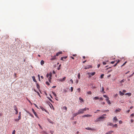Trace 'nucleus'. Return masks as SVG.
Here are the masks:
<instances>
[{
	"mask_svg": "<svg viewBox=\"0 0 134 134\" xmlns=\"http://www.w3.org/2000/svg\"><path fill=\"white\" fill-rule=\"evenodd\" d=\"M85 109H81L79 110L78 111L79 114L83 113H84V111H85Z\"/></svg>",
	"mask_w": 134,
	"mask_h": 134,
	"instance_id": "obj_1",
	"label": "nucleus"
},
{
	"mask_svg": "<svg viewBox=\"0 0 134 134\" xmlns=\"http://www.w3.org/2000/svg\"><path fill=\"white\" fill-rule=\"evenodd\" d=\"M105 118L103 116H101L97 119L96 120V122L100 121V120L103 119Z\"/></svg>",
	"mask_w": 134,
	"mask_h": 134,
	"instance_id": "obj_2",
	"label": "nucleus"
},
{
	"mask_svg": "<svg viewBox=\"0 0 134 134\" xmlns=\"http://www.w3.org/2000/svg\"><path fill=\"white\" fill-rule=\"evenodd\" d=\"M66 79V77H64L63 79H58V81H59L61 82H63L65 81Z\"/></svg>",
	"mask_w": 134,
	"mask_h": 134,
	"instance_id": "obj_3",
	"label": "nucleus"
},
{
	"mask_svg": "<svg viewBox=\"0 0 134 134\" xmlns=\"http://www.w3.org/2000/svg\"><path fill=\"white\" fill-rule=\"evenodd\" d=\"M113 122H116L118 121V119H117L116 117V116H115L113 119Z\"/></svg>",
	"mask_w": 134,
	"mask_h": 134,
	"instance_id": "obj_4",
	"label": "nucleus"
},
{
	"mask_svg": "<svg viewBox=\"0 0 134 134\" xmlns=\"http://www.w3.org/2000/svg\"><path fill=\"white\" fill-rule=\"evenodd\" d=\"M106 101H107V103L109 104H111V103H110V100L109 99V97H108L107 98L105 99Z\"/></svg>",
	"mask_w": 134,
	"mask_h": 134,
	"instance_id": "obj_5",
	"label": "nucleus"
},
{
	"mask_svg": "<svg viewBox=\"0 0 134 134\" xmlns=\"http://www.w3.org/2000/svg\"><path fill=\"white\" fill-rule=\"evenodd\" d=\"M92 115H91L89 114H87V115H85L82 116V117H89L92 116Z\"/></svg>",
	"mask_w": 134,
	"mask_h": 134,
	"instance_id": "obj_6",
	"label": "nucleus"
},
{
	"mask_svg": "<svg viewBox=\"0 0 134 134\" xmlns=\"http://www.w3.org/2000/svg\"><path fill=\"white\" fill-rule=\"evenodd\" d=\"M92 67L91 65H89L85 66V69H89L90 68H92Z\"/></svg>",
	"mask_w": 134,
	"mask_h": 134,
	"instance_id": "obj_7",
	"label": "nucleus"
},
{
	"mask_svg": "<svg viewBox=\"0 0 134 134\" xmlns=\"http://www.w3.org/2000/svg\"><path fill=\"white\" fill-rule=\"evenodd\" d=\"M85 129L86 130H91L92 131H93L94 130V128H91L89 127L86 128Z\"/></svg>",
	"mask_w": 134,
	"mask_h": 134,
	"instance_id": "obj_8",
	"label": "nucleus"
},
{
	"mask_svg": "<svg viewBox=\"0 0 134 134\" xmlns=\"http://www.w3.org/2000/svg\"><path fill=\"white\" fill-rule=\"evenodd\" d=\"M62 51H60L57 52L56 54V56H59L60 54H62Z\"/></svg>",
	"mask_w": 134,
	"mask_h": 134,
	"instance_id": "obj_9",
	"label": "nucleus"
},
{
	"mask_svg": "<svg viewBox=\"0 0 134 134\" xmlns=\"http://www.w3.org/2000/svg\"><path fill=\"white\" fill-rule=\"evenodd\" d=\"M51 57H52V58L51 59V60H55L56 59V56L55 55L53 56H52Z\"/></svg>",
	"mask_w": 134,
	"mask_h": 134,
	"instance_id": "obj_10",
	"label": "nucleus"
},
{
	"mask_svg": "<svg viewBox=\"0 0 134 134\" xmlns=\"http://www.w3.org/2000/svg\"><path fill=\"white\" fill-rule=\"evenodd\" d=\"M32 111L33 113H34V115H35L36 116V117H37V114L36 113V112H35V110H34V109H32Z\"/></svg>",
	"mask_w": 134,
	"mask_h": 134,
	"instance_id": "obj_11",
	"label": "nucleus"
},
{
	"mask_svg": "<svg viewBox=\"0 0 134 134\" xmlns=\"http://www.w3.org/2000/svg\"><path fill=\"white\" fill-rule=\"evenodd\" d=\"M78 112L76 113H74L73 114V117H74L79 114Z\"/></svg>",
	"mask_w": 134,
	"mask_h": 134,
	"instance_id": "obj_12",
	"label": "nucleus"
},
{
	"mask_svg": "<svg viewBox=\"0 0 134 134\" xmlns=\"http://www.w3.org/2000/svg\"><path fill=\"white\" fill-rule=\"evenodd\" d=\"M126 95H127L129 96H130L131 95V93H127L125 94Z\"/></svg>",
	"mask_w": 134,
	"mask_h": 134,
	"instance_id": "obj_13",
	"label": "nucleus"
},
{
	"mask_svg": "<svg viewBox=\"0 0 134 134\" xmlns=\"http://www.w3.org/2000/svg\"><path fill=\"white\" fill-rule=\"evenodd\" d=\"M119 93L120 94L121 96H123L124 94V93L123 92H122L121 91H119Z\"/></svg>",
	"mask_w": 134,
	"mask_h": 134,
	"instance_id": "obj_14",
	"label": "nucleus"
},
{
	"mask_svg": "<svg viewBox=\"0 0 134 134\" xmlns=\"http://www.w3.org/2000/svg\"><path fill=\"white\" fill-rule=\"evenodd\" d=\"M113 124L109 122L107 124V126H113Z\"/></svg>",
	"mask_w": 134,
	"mask_h": 134,
	"instance_id": "obj_15",
	"label": "nucleus"
},
{
	"mask_svg": "<svg viewBox=\"0 0 134 134\" xmlns=\"http://www.w3.org/2000/svg\"><path fill=\"white\" fill-rule=\"evenodd\" d=\"M113 132V131H110L107 133L106 134H111Z\"/></svg>",
	"mask_w": 134,
	"mask_h": 134,
	"instance_id": "obj_16",
	"label": "nucleus"
},
{
	"mask_svg": "<svg viewBox=\"0 0 134 134\" xmlns=\"http://www.w3.org/2000/svg\"><path fill=\"white\" fill-rule=\"evenodd\" d=\"M101 92L103 93H105V92L104 91V89L103 87H102V90L101 91Z\"/></svg>",
	"mask_w": 134,
	"mask_h": 134,
	"instance_id": "obj_17",
	"label": "nucleus"
},
{
	"mask_svg": "<svg viewBox=\"0 0 134 134\" xmlns=\"http://www.w3.org/2000/svg\"><path fill=\"white\" fill-rule=\"evenodd\" d=\"M93 99L97 100L99 99V98L98 97H95L93 98Z\"/></svg>",
	"mask_w": 134,
	"mask_h": 134,
	"instance_id": "obj_18",
	"label": "nucleus"
},
{
	"mask_svg": "<svg viewBox=\"0 0 134 134\" xmlns=\"http://www.w3.org/2000/svg\"><path fill=\"white\" fill-rule=\"evenodd\" d=\"M32 78L33 79V81L34 82H36V80L35 79V76H32Z\"/></svg>",
	"mask_w": 134,
	"mask_h": 134,
	"instance_id": "obj_19",
	"label": "nucleus"
},
{
	"mask_svg": "<svg viewBox=\"0 0 134 134\" xmlns=\"http://www.w3.org/2000/svg\"><path fill=\"white\" fill-rule=\"evenodd\" d=\"M44 62L43 60H42L41 62V64L42 65H43L44 64Z\"/></svg>",
	"mask_w": 134,
	"mask_h": 134,
	"instance_id": "obj_20",
	"label": "nucleus"
},
{
	"mask_svg": "<svg viewBox=\"0 0 134 134\" xmlns=\"http://www.w3.org/2000/svg\"><path fill=\"white\" fill-rule=\"evenodd\" d=\"M120 109L119 108H118V109H116L115 111L116 112H119L120 111Z\"/></svg>",
	"mask_w": 134,
	"mask_h": 134,
	"instance_id": "obj_21",
	"label": "nucleus"
},
{
	"mask_svg": "<svg viewBox=\"0 0 134 134\" xmlns=\"http://www.w3.org/2000/svg\"><path fill=\"white\" fill-rule=\"evenodd\" d=\"M108 62V61H106L105 62H103V65H105L107 63V62Z\"/></svg>",
	"mask_w": 134,
	"mask_h": 134,
	"instance_id": "obj_22",
	"label": "nucleus"
},
{
	"mask_svg": "<svg viewBox=\"0 0 134 134\" xmlns=\"http://www.w3.org/2000/svg\"><path fill=\"white\" fill-rule=\"evenodd\" d=\"M52 93L54 95L55 97L57 98V95L55 93L53 92H52Z\"/></svg>",
	"mask_w": 134,
	"mask_h": 134,
	"instance_id": "obj_23",
	"label": "nucleus"
},
{
	"mask_svg": "<svg viewBox=\"0 0 134 134\" xmlns=\"http://www.w3.org/2000/svg\"><path fill=\"white\" fill-rule=\"evenodd\" d=\"M14 110H17V108L15 105H14Z\"/></svg>",
	"mask_w": 134,
	"mask_h": 134,
	"instance_id": "obj_24",
	"label": "nucleus"
},
{
	"mask_svg": "<svg viewBox=\"0 0 134 134\" xmlns=\"http://www.w3.org/2000/svg\"><path fill=\"white\" fill-rule=\"evenodd\" d=\"M113 127H118V125L117 124H115L114 125H113Z\"/></svg>",
	"mask_w": 134,
	"mask_h": 134,
	"instance_id": "obj_25",
	"label": "nucleus"
},
{
	"mask_svg": "<svg viewBox=\"0 0 134 134\" xmlns=\"http://www.w3.org/2000/svg\"><path fill=\"white\" fill-rule=\"evenodd\" d=\"M87 93L88 94H92V92L91 91L88 92Z\"/></svg>",
	"mask_w": 134,
	"mask_h": 134,
	"instance_id": "obj_26",
	"label": "nucleus"
},
{
	"mask_svg": "<svg viewBox=\"0 0 134 134\" xmlns=\"http://www.w3.org/2000/svg\"><path fill=\"white\" fill-rule=\"evenodd\" d=\"M79 99L80 100H81V101L82 102H83V101H84L83 99L81 97L79 98Z\"/></svg>",
	"mask_w": 134,
	"mask_h": 134,
	"instance_id": "obj_27",
	"label": "nucleus"
},
{
	"mask_svg": "<svg viewBox=\"0 0 134 134\" xmlns=\"http://www.w3.org/2000/svg\"><path fill=\"white\" fill-rule=\"evenodd\" d=\"M27 113H29V114H30V115L31 116H32V117L33 118H34V116H33V115H32L31 113H29V112H28Z\"/></svg>",
	"mask_w": 134,
	"mask_h": 134,
	"instance_id": "obj_28",
	"label": "nucleus"
},
{
	"mask_svg": "<svg viewBox=\"0 0 134 134\" xmlns=\"http://www.w3.org/2000/svg\"><path fill=\"white\" fill-rule=\"evenodd\" d=\"M77 91H78L79 93H80L81 91V89L80 88H78L77 90Z\"/></svg>",
	"mask_w": 134,
	"mask_h": 134,
	"instance_id": "obj_29",
	"label": "nucleus"
},
{
	"mask_svg": "<svg viewBox=\"0 0 134 134\" xmlns=\"http://www.w3.org/2000/svg\"><path fill=\"white\" fill-rule=\"evenodd\" d=\"M95 72H94L91 73V74L92 75V76H93L95 75Z\"/></svg>",
	"mask_w": 134,
	"mask_h": 134,
	"instance_id": "obj_30",
	"label": "nucleus"
},
{
	"mask_svg": "<svg viewBox=\"0 0 134 134\" xmlns=\"http://www.w3.org/2000/svg\"><path fill=\"white\" fill-rule=\"evenodd\" d=\"M37 87L38 89H39L40 88L39 85L37 83Z\"/></svg>",
	"mask_w": 134,
	"mask_h": 134,
	"instance_id": "obj_31",
	"label": "nucleus"
},
{
	"mask_svg": "<svg viewBox=\"0 0 134 134\" xmlns=\"http://www.w3.org/2000/svg\"><path fill=\"white\" fill-rule=\"evenodd\" d=\"M51 77H49L48 78V80H49V81L51 82Z\"/></svg>",
	"mask_w": 134,
	"mask_h": 134,
	"instance_id": "obj_32",
	"label": "nucleus"
},
{
	"mask_svg": "<svg viewBox=\"0 0 134 134\" xmlns=\"http://www.w3.org/2000/svg\"><path fill=\"white\" fill-rule=\"evenodd\" d=\"M124 79H123V80H121V81H120V83H123V82H124Z\"/></svg>",
	"mask_w": 134,
	"mask_h": 134,
	"instance_id": "obj_33",
	"label": "nucleus"
},
{
	"mask_svg": "<svg viewBox=\"0 0 134 134\" xmlns=\"http://www.w3.org/2000/svg\"><path fill=\"white\" fill-rule=\"evenodd\" d=\"M80 73H79L78 74V78L79 79H80Z\"/></svg>",
	"mask_w": 134,
	"mask_h": 134,
	"instance_id": "obj_34",
	"label": "nucleus"
},
{
	"mask_svg": "<svg viewBox=\"0 0 134 134\" xmlns=\"http://www.w3.org/2000/svg\"><path fill=\"white\" fill-rule=\"evenodd\" d=\"M46 84L48 85H49L50 84L47 81L46 82Z\"/></svg>",
	"mask_w": 134,
	"mask_h": 134,
	"instance_id": "obj_35",
	"label": "nucleus"
},
{
	"mask_svg": "<svg viewBox=\"0 0 134 134\" xmlns=\"http://www.w3.org/2000/svg\"><path fill=\"white\" fill-rule=\"evenodd\" d=\"M104 76V75L103 74H102L100 76V78H103V76Z\"/></svg>",
	"mask_w": 134,
	"mask_h": 134,
	"instance_id": "obj_36",
	"label": "nucleus"
},
{
	"mask_svg": "<svg viewBox=\"0 0 134 134\" xmlns=\"http://www.w3.org/2000/svg\"><path fill=\"white\" fill-rule=\"evenodd\" d=\"M49 75L50 76V77H51L52 75V73L51 72H50L49 74Z\"/></svg>",
	"mask_w": 134,
	"mask_h": 134,
	"instance_id": "obj_37",
	"label": "nucleus"
},
{
	"mask_svg": "<svg viewBox=\"0 0 134 134\" xmlns=\"http://www.w3.org/2000/svg\"><path fill=\"white\" fill-rule=\"evenodd\" d=\"M71 92H72L73 90V88L72 87H71Z\"/></svg>",
	"mask_w": 134,
	"mask_h": 134,
	"instance_id": "obj_38",
	"label": "nucleus"
},
{
	"mask_svg": "<svg viewBox=\"0 0 134 134\" xmlns=\"http://www.w3.org/2000/svg\"><path fill=\"white\" fill-rule=\"evenodd\" d=\"M15 130H14L12 133V134H15Z\"/></svg>",
	"mask_w": 134,
	"mask_h": 134,
	"instance_id": "obj_39",
	"label": "nucleus"
},
{
	"mask_svg": "<svg viewBox=\"0 0 134 134\" xmlns=\"http://www.w3.org/2000/svg\"><path fill=\"white\" fill-rule=\"evenodd\" d=\"M119 123L120 124H121L122 123V121L121 120H120L119 121Z\"/></svg>",
	"mask_w": 134,
	"mask_h": 134,
	"instance_id": "obj_40",
	"label": "nucleus"
},
{
	"mask_svg": "<svg viewBox=\"0 0 134 134\" xmlns=\"http://www.w3.org/2000/svg\"><path fill=\"white\" fill-rule=\"evenodd\" d=\"M103 96L104 97H105V98H107L108 97H107V96L105 95H103Z\"/></svg>",
	"mask_w": 134,
	"mask_h": 134,
	"instance_id": "obj_41",
	"label": "nucleus"
},
{
	"mask_svg": "<svg viewBox=\"0 0 134 134\" xmlns=\"http://www.w3.org/2000/svg\"><path fill=\"white\" fill-rule=\"evenodd\" d=\"M127 62H125L122 65V66H124V65Z\"/></svg>",
	"mask_w": 134,
	"mask_h": 134,
	"instance_id": "obj_42",
	"label": "nucleus"
},
{
	"mask_svg": "<svg viewBox=\"0 0 134 134\" xmlns=\"http://www.w3.org/2000/svg\"><path fill=\"white\" fill-rule=\"evenodd\" d=\"M134 116V114L133 113H132V114H131V115L130 116V117L131 116Z\"/></svg>",
	"mask_w": 134,
	"mask_h": 134,
	"instance_id": "obj_43",
	"label": "nucleus"
},
{
	"mask_svg": "<svg viewBox=\"0 0 134 134\" xmlns=\"http://www.w3.org/2000/svg\"><path fill=\"white\" fill-rule=\"evenodd\" d=\"M84 109H85V111H86V110H88L89 109L87 108H84Z\"/></svg>",
	"mask_w": 134,
	"mask_h": 134,
	"instance_id": "obj_44",
	"label": "nucleus"
},
{
	"mask_svg": "<svg viewBox=\"0 0 134 134\" xmlns=\"http://www.w3.org/2000/svg\"><path fill=\"white\" fill-rule=\"evenodd\" d=\"M18 118V119L19 120H20L21 119V116H19Z\"/></svg>",
	"mask_w": 134,
	"mask_h": 134,
	"instance_id": "obj_45",
	"label": "nucleus"
},
{
	"mask_svg": "<svg viewBox=\"0 0 134 134\" xmlns=\"http://www.w3.org/2000/svg\"><path fill=\"white\" fill-rule=\"evenodd\" d=\"M38 126L40 127L41 129H42V127L39 124H38Z\"/></svg>",
	"mask_w": 134,
	"mask_h": 134,
	"instance_id": "obj_46",
	"label": "nucleus"
},
{
	"mask_svg": "<svg viewBox=\"0 0 134 134\" xmlns=\"http://www.w3.org/2000/svg\"><path fill=\"white\" fill-rule=\"evenodd\" d=\"M70 81H71L72 84L73 83V80L72 79H71Z\"/></svg>",
	"mask_w": 134,
	"mask_h": 134,
	"instance_id": "obj_47",
	"label": "nucleus"
},
{
	"mask_svg": "<svg viewBox=\"0 0 134 134\" xmlns=\"http://www.w3.org/2000/svg\"><path fill=\"white\" fill-rule=\"evenodd\" d=\"M49 76V74H48L47 73V74L46 76L47 77H48Z\"/></svg>",
	"mask_w": 134,
	"mask_h": 134,
	"instance_id": "obj_48",
	"label": "nucleus"
},
{
	"mask_svg": "<svg viewBox=\"0 0 134 134\" xmlns=\"http://www.w3.org/2000/svg\"><path fill=\"white\" fill-rule=\"evenodd\" d=\"M40 108H41V109H42V110H43H43H44V108H43L42 107H40Z\"/></svg>",
	"mask_w": 134,
	"mask_h": 134,
	"instance_id": "obj_49",
	"label": "nucleus"
},
{
	"mask_svg": "<svg viewBox=\"0 0 134 134\" xmlns=\"http://www.w3.org/2000/svg\"><path fill=\"white\" fill-rule=\"evenodd\" d=\"M52 124H54V122L52 121H49Z\"/></svg>",
	"mask_w": 134,
	"mask_h": 134,
	"instance_id": "obj_50",
	"label": "nucleus"
},
{
	"mask_svg": "<svg viewBox=\"0 0 134 134\" xmlns=\"http://www.w3.org/2000/svg\"><path fill=\"white\" fill-rule=\"evenodd\" d=\"M19 120L18 119H14V120L16 121H18Z\"/></svg>",
	"mask_w": 134,
	"mask_h": 134,
	"instance_id": "obj_51",
	"label": "nucleus"
},
{
	"mask_svg": "<svg viewBox=\"0 0 134 134\" xmlns=\"http://www.w3.org/2000/svg\"><path fill=\"white\" fill-rule=\"evenodd\" d=\"M134 120L133 119H131V123H132L133 122Z\"/></svg>",
	"mask_w": 134,
	"mask_h": 134,
	"instance_id": "obj_52",
	"label": "nucleus"
},
{
	"mask_svg": "<svg viewBox=\"0 0 134 134\" xmlns=\"http://www.w3.org/2000/svg\"><path fill=\"white\" fill-rule=\"evenodd\" d=\"M34 105H35L36 107H37V108H38L37 106V105L35 104H34Z\"/></svg>",
	"mask_w": 134,
	"mask_h": 134,
	"instance_id": "obj_53",
	"label": "nucleus"
},
{
	"mask_svg": "<svg viewBox=\"0 0 134 134\" xmlns=\"http://www.w3.org/2000/svg\"><path fill=\"white\" fill-rule=\"evenodd\" d=\"M79 81L78 80H76V83H78Z\"/></svg>",
	"mask_w": 134,
	"mask_h": 134,
	"instance_id": "obj_54",
	"label": "nucleus"
},
{
	"mask_svg": "<svg viewBox=\"0 0 134 134\" xmlns=\"http://www.w3.org/2000/svg\"><path fill=\"white\" fill-rule=\"evenodd\" d=\"M15 111H16V113H15V114H18V110H15Z\"/></svg>",
	"mask_w": 134,
	"mask_h": 134,
	"instance_id": "obj_55",
	"label": "nucleus"
},
{
	"mask_svg": "<svg viewBox=\"0 0 134 134\" xmlns=\"http://www.w3.org/2000/svg\"><path fill=\"white\" fill-rule=\"evenodd\" d=\"M115 61H112L110 63L111 64H113L115 63Z\"/></svg>",
	"mask_w": 134,
	"mask_h": 134,
	"instance_id": "obj_56",
	"label": "nucleus"
},
{
	"mask_svg": "<svg viewBox=\"0 0 134 134\" xmlns=\"http://www.w3.org/2000/svg\"><path fill=\"white\" fill-rule=\"evenodd\" d=\"M63 108H64V109H65V110H67V107H65H65H63Z\"/></svg>",
	"mask_w": 134,
	"mask_h": 134,
	"instance_id": "obj_57",
	"label": "nucleus"
},
{
	"mask_svg": "<svg viewBox=\"0 0 134 134\" xmlns=\"http://www.w3.org/2000/svg\"><path fill=\"white\" fill-rule=\"evenodd\" d=\"M118 96V94H115V95H114V97H117Z\"/></svg>",
	"mask_w": 134,
	"mask_h": 134,
	"instance_id": "obj_58",
	"label": "nucleus"
},
{
	"mask_svg": "<svg viewBox=\"0 0 134 134\" xmlns=\"http://www.w3.org/2000/svg\"><path fill=\"white\" fill-rule=\"evenodd\" d=\"M122 92H123V93H125L126 92V90H123L122 91Z\"/></svg>",
	"mask_w": 134,
	"mask_h": 134,
	"instance_id": "obj_59",
	"label": "nucleus"
},
{
	"mask_svg": "<svg viewBox=\"0 0 134 134\" xmlns=\"http://www.w3.org/2000/svg\"><path fill=\"white\" fill-rule=\"evenodd\" d=\"M53 74H55V71H53Z\"/></svg>",
	"mask_w": 134,
	"mask_h": 134,
	"instance_id": "obj_60",
	"label": "nucleus"
},
{
	"mask_svg": "<svg viewBox=\"0 0 134 134\" xmlns=\"http://www.w3.org/2000/svg\"><path fill=\"white\" fill-rule=\"evenodd\" d=\"M77 55L76 54H74L72 55V56L74 57H75Z\"/></svg>",
	"mask_w": 134,
	"mask_h": 134,
	"instance_id": "obj_61",
	"label": "nucleus"
},
{
	"mask_svg": "<svg viewBox=\"0 0 134 134\" xmlns=\"http://www.w3.org/2000/svg\"><path fill=\"white\" fill-rule=\"evenodd\" d=\"M120 60H118V61H117V62L116 63H117V64L118 63L120 62Z\"/></svg>",
	"mask_w": 134,
	"mask_h": 134,
	"instance_id": "obj_62",
	"label": "nucleus"
},
{
	"mask_svg": "<svg viewBox=\"0 0 134 134\" xmlns=\"http://www.w3.org/2000/svg\"><path fill=\"white\" fill-rule=\"evenodd\" d=\"M37 93L38 95L40 96V93H39V92H37Z\"/></svg>",
	"mask_w": 134,
	"mask_h": 134,
	"instance_id": "obj_63",
	"label": "nucleus"
},
{
	"mask_svg": "<svg viewBox=\"0 0 134 134\" xmlns=\"http://www.w3.org/2000/svg\"><path fill=\"white\" fill-rule=\"evenodd\" d=\"M100 66V64H98V65H97L98 68Z\"/></svg>",
	"mask_w": 134,
	"mask_h": 134,
	"instance_id": "obj_64",
	"label": "nucleus"
}]
</instances>
